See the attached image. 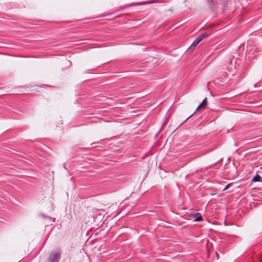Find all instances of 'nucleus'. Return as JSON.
I'll list each match as a JSON object with an SVG mask.
<instances>
[{"label": "nucleus", "mask_w": 262, "mask_h": 262, "mask_svg": "<svg viewBox=\"0 0 262 262\" xmlns=\"http://www.w3.org/2000/svg\"><path fill=\"white\" fill-rule=\"evenodd\" d=\"M193 115V114H191L190 116L188 117L187 119H186V120L184 121V122L186 121L189 118H190L192 115Z\"/></svg>", "instance_id": "obj_8"}, {"label": "nucleus", "mask_w": 262, "mask_h": 262, "mask_svg": "<svg viewBox=\"0 0 262 262\" xmlns=\"http://www.w3.org/2000/svg\"><path fill=\"white\" fill-rule=\"evenodd\" d=\"M201 41V38H198L197 37L192 42L191 46H190V48H194L199 43V42Z\"/></svg>", "instance_id": "obj_2"}, {"label": "nucleus", "mask_w": 262, "mask_h": 262, "mask_svg": "<svg viewBox=\"0 0 262 262\" xmlns=\"http://www.w3.org/2000/svg\"><path fill=\"white\" fill-rule=\"evenodd\" d=\"M225 0H224V1H225ZM211 1L213 3L214 2H218V0H211Z\"/></svg>", "instance_id": "obj_9"}, {"label": "nucleus", "mask_w": 262, "mask_h": 262, "mask_svg": "<svg viewBox=\"0 0 262 262\" xmlns=\"http://www.w3.org/2000/svg\"><path fill=\"white\" fill-rule=\"evenodd\" d=\"M60 257V253L59 251L52 253L49 255L48 262H58Z\"/></svg>", "instance_id": "obj_1"}, {"label": "nucleus", "mask_w": 262, "mask_h": 262, "mask_svg": "<svg viewBox=\"0 0 262 262\" xmlns=\"http://www.w3.org/2000/svg\"><path fill=\"white\" fill-rule=\"evenodd\" d=\"M193 216L195 217L194 222H201L203 220L202 216L200 213H195Z\"/></svg>", "instance_id": "obj_4"}, {"label": "nucleus", "mask_w": 262, "mask_h": 262, "mask_svg": "<svg viewBox=\"0 0 262 262\" xmlns=\"http://www.w3.org/2000/svg\"><path fill=\"white\" fill-rule=\"evenodd\" d=\"M208 36V34L207 33H204V34H201L200 36H199L198 38H201V40H202L203 39L205 38Z\"/></svg>", "instance_id": "obj_6"}, {"label": "nucleus", "mask_w": 262, "mask_h": 262, "mask_svg": "<svg viewBox=\"0 0 262 262\" xmlns=\"http://www.w3.org/2000/svg\"><path fill=\"white\" fill-rule=\"evenodd\" d=\"M232 185V183H229L228 184H227L225 187V188H224V189L223 190V191H225L227 189H228L231 185Z\"/></svg>", "instance_id": "obj_7"}, {"label": "nucleus", "mask_w": 262, "mask_h": 262, "mask_svg": "<svg viewBox=\"0 0 262 262\" xmlns=\"http://www.w3.org/2000/svg\"><path fill=\"white\" fill-rule=\"evenodd\" d=\"M261 177L258 175L256 174L252 179V182H259L260 181Z\"/></svg>", "instance_id": "obj_5"}, {"label": "nucleus", "mask_w": 262, "mask_h": 262, "mask_svg": "<svg viewBox=\"0 0 262 262\" xmlns=\"http://www.w3.org/2000/svg\"><path fill=\"white\" fill-rule=\"evenodd\" d=\"M207 104V98H205L202 103L200 104V105L198 106L196 109V111L198 110L200 108H205Z\"/></svg>", "instance_id": "obj_3"}]
</instances>
